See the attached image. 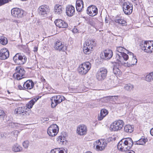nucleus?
<instances>
[{
    "mask_svg": "<svg viewBox=\"0 0 153 153\" xmlns=\"http://www.w3.org/2000/svg\"><path fill=\"white\" fill-rule=\"evenodd\" d=\"M126 53H116L115 58L117 63L123 65L124 66L125 63H127L129 58L128 55Z\"/></svg>",
    "mask_w": 153,
    "mask_h": 153,
    "instance_id": "f257e3e1",
    "label": "nucleus"
},
{
    "mask_svg": "<svg viewBox=\"0 0 153 153\" xmlns=\"http://www.w3.org/2000/svg\"><path fill=\"white\" fill-rule=\"evenodd\" d=\"M91 67V65L88 62H84L80 65L78 70L80 74L85 75L90 70Z\"/></svg>",
    "mask_w": 153,
    "mask_h": 153,
    "instance_id": "f03ea898",
    "label": "nucleus"
},
{
    "mask_svg": "<svg viewBox=\"0 0 153 153\" xmlns=\"http://www.w3.org/2000/svg\"><path fill=\"white\" fill-rule=\"evenodd\" d=\"M124 124V122L122 120H118L112 123L110 125V129L112 131H119L122 129Z\"/></svg>",
    "mask_w": 153,
    "mask_h": 153,
    "instance_id": "7ed1b4c3",
    "label": "nucleus"
},
{
    "mask_svg": "<svg viewBox=\"0 0 153 153\" xmlns=\"http://www.w3.org/2000/svg\"><path fill=\"white\" fill-rule=\"evenodd\" d=\"M13 60L16 64L22 65L26 62L27 58L25 55H22L21 53H18L13 57Z\"/></svg>",
    "mask_w": 153,
    "mask_h": 153,
    "instance_id": "20e7f679",
    "label": "nucleus"
},
{
    "mask_svg": "<svg viewBox=\"0 0 153 153\" xmlns=\"http://www.w3.org/2000/svg\"><path fill=\"white\" fill-rule=\"evenodd\" d=\"M65 99V98L62 95H58L53 96L51 98V108H54L58 104L60 103Z\"/></svg>",
    "mask_w": 153,
    "mask_h": 153,
    "instance_id": "39448f33",
    "label": "nucleus"
},
{
    "mask_svg": "<svg viewBox=\"0 0 153 153\" xmlns=\"http://www.w3.org/2000/svg\"><path fill=\"white\" fill-rule=\"evenodd\" d=\"M107 70L105 68H102L98 69L96 74L97 79L100 81L105 79L107 76Z\"/></svg>",
    "mask_w": 153,
    "mask_h": 153,
    "instance_id": "423d86ee",
    "label": "nucleus"
},
{
    "mask_svg": "<svg viewBox=\"0 0 153 153\" xmlns=\"http://www.w3.org/2000/svg\"><path fill=\"white\" fill-rule=\"evenodd\" d=\"M140 46L142 50L145 52L150 53L153 52V45L150 42L145 41Z\"/></svg>",
    "mask_w": 153,
    "mask_h": 153,
    "instance_id": "0eeeda50",
    "label": "nucleus"
},
{
    "mask_svg": "<svg viewBox=\"0 0 153 153\" xmlns=\"http://www.w3.org/2000/svg\"><path fill=\"white\" fill-rule=\"evenodd\" d=\"M15 72L13 74V76H16L17 80H20L24 78L25 73V71L24 69L21 66L17 67L15 70Z\"/></svg>",
    "mask_w": 153,
    "mask_h": 153,
    "instance_id": "6e6552de",
    "label": "nucleus"
},
{
    "mask_svg": "<svg viewBox=\"0 0 153 153\" xmlns=\"http://www.w3.org/2000/svg\"><path fill=\"white\" fill-rule=\"evenodd\" d=\"M59 130L58 126L56 124H53L48 127V129L47 133L49 136L53 137L57 134Z\"/></svg>",
    "mask_w": 153,
    "mask_h": 153,
    "instance_id": "1a4fd4ad",
    "label": "nucleus"
},
{
    "mask_svg": "<svg viewBox=\"0 0 153 153\" xmlns=\"http://www.w3.org/2000/svg\"><path fill=\"white\" fill-rule=\"evenodd\" d=\"M12 15L14 17L17 18H22L24 14V11L21 9L14 8L11 10Z\"/></svg>",
    "mask_w": 153,
    "mask_h": 153,
    "instance_id": "9d476101",
    "label": "nucleus"
},
{
    "mask_svg": "<svg viewBox=\"0 0 153 153\" xmlns=\"http://www.w3.org/2000/svg\"><path fill=\"white\" fill-rule=\"evenodd\" d=\"M130 56L129 60L125 63V66L130 67L136 64L137 62V59L135 56H134L133 53L131 52H129Z\"/></svg>",
    "mask_w": 153,
    "mask_h": 153,
    "instance_id": "9b49d317",
    "label": "nucleus"
},
{
    "mask_svg": "<svg viewBox=\"0 0 153 153\" xmlns=\"http://www.w3.org/2000/svg\"><path fill=\"white\" fill-rule=\"evenodd\" d=\"M133 5L129 3L125 2L123 5V10L126 15H130L131 13L133 10Z\"/></svg>",
    "mask_w": 153,
    "mask_h": 153,
    "instance_id": "f8f14e48",
    "label": "nucleus"
},
{
    "mask_svg": "<svg viewBox=\"0 0 153 153\" xmlns=\"http://www.w3.org/2000/svg\"><path fill=\"white\" fill-rule=\"evenodd\" d=\"M94 147L96 146V149L97 151L103 150L107 145V143L103 140H99L97 141L94 143Z\"/></svg>",
    "mask_w": 153,
    "mask_h": 153,
    "instance_id": "ddd939ff",
    "label": "nucleus"
},
{
    "mask_svg": "<svg viewBox=\"0 0 153 153\" xmlns=\"http://www.w3.org/2000/svg\"><path fill=\"white\" fill-rule=\"evenodd\" d=\"M49 11L48 6L46 5H42L38 9V11L39 14L42 15L44 16H46Z\"/></svg>",
    "mask_w": 153,
    "mask_h": 153,
    "instance_id": "4468645a",
    "label": "nucleus"
},
{
    "mask_svg": "<svg viewBox=\"0 0 153 153\" xmlns=\"http://www.w3.org/2000/svg\"><path fill=\"white\" fill-rule=\"evenodd\" d=\"M87 13L90 16H94L96 15L98 13V9L97 7L94 5L89 6L87 9Z\"/></svg>",
    "mask_w": 153,
    "mask_h": 153,
    "instance_id": "2eb2a0df",
    "label": "nucleus"
},
{
    "mask_svg": "<svg viewBox=\"0 0 153 153\" xmlns=\"http://www.w3.org/2000/svg\"><path fill=\"white\" fill-rule=\"evenodd\" d=\"M101 57L105 60L110 59L113 56V52L110 49L106 50L102 52L100 54Z\"/></svg>",
    "mask_w": 153,
    "mask_h": 153,
    "instance_id": "dca6fc26",
    "label": "nucleus"
},
{
    "mask_svg": "<svg viewBox=\"0 0 153 153\" xmlns=\"http://www.w3.org/2000/svg\"><path fill=\"white\" fill-rule=\"evenodd\" d=\"M87 129V126L84 125H80L78 126L76 132L79 135L83 136L86 134Z\"/></svg>",
    "mask_w": 153,
    "mask_h": 153,
    "instance_id": "f3484780",
    "label": "nucleus"
},
{
    "mask_svg": "<svg viewBox=\"0 0 153 153\" xmlns=\"http://www.w3.org/2000/svg\"><path fill=\"white\" fill-rule=\"evenodd\" d=\"M9 52L6 48L1 49L0 50V59L4 60L7 59L9 56Z\"/></svg>",
    "mask_w": 153,
    "mask_h": 153,
    "instance_id": "a211bd4d",
    "label": "nucleus"
},
{
    "mask_svg": "<svg viewBox=\"0 0 153 153\" xmlns=\"http://www.w3.org/2000/svg\"><path fill=\"white\" fill-rule=\"evenodd\" d=\"M54 48L59 51H65L66 49V47L59 41H57L55 43Z\"/></svg>",
    "mask_w": 153,
    "mask_h": 153,
    "instance_id": "6ab92c4d",
    "label": "nucleus"
},
{
    "mask_svg": "<svg viewBox=\"0 0 153 153\" xmlns=\"http://www.w3.org/2000/svg\"><path fill=\"white\" fill-rule=\"evenodd\" d=\"M66 13L68 16H72L74 15L75 13L74 7L72 5H69L66 7Z\"/></svg>",
    "mask_w": 153,
    "mask_h": 153,
    "instance_id": "aec40b11",
    "label": "nucleus"
},
{
    "mask_svg": "<svg viewBox=\"0 0 153 153\" xmlns=\"http://www.w3.org/2000/svg\"><path fill=\"white\" fill-rule=\"evenodd\" d=\"M54 22L56 26L59 28H66L68 26L67 23L61 19H56L55 21Z\"/></svg>",
    "mask_w": 153,
    "mask_h": 153,
    "instance_id": "412c9836",
    "label": "nucleus"
},
{
    "mask_svg": "<svg viewBox=\"0 0 153 153\" xmlns=\"http://www.w3.org/2000/svg\"><path fill=\"white\" fill-rule=\"evenodd\" d=\"M34 84L31 80H28L26 81L23 84L24 90L31 89L34 87Z\"/></svg>",
    "mask_w": 153,
    "mask_h": 153,
    "instance_id": "4be33fe9",
    "label": "nucleus"
},
{
    "mask_svg": "<svg viewBox=\"0 0 153 153\" xmlns=\"http://www.w3.org/2000/svg\"><path fill=\"white\" fill-rule=\"evenodd\" d=\"M117 148L119 150L122 152H125L128 150L123 139L118 143Z\"/></svg>",
    "mask_w": 153,
    "mask_h": 153,
    "instance_id": "5701e85b",
    "label": "nucleus"
},
{
    "mask_svg": "<svg viewBox=\"0 0 153 153\" xmlns=\"http://www.w3.org/2000/svg\"><path fill=\"white\" fill-rule=\"evenodd\" d=\"M128 149H130L132 146L133 144H134V142L133 141L132 139L128 137L123 139Z\"/></svg>",
    "mask_w": 153,
    "mask_h": 153,
    "instance_id": "b1692460",
    "label": "nucleus"
},
{
    "mask_svg": "<svg viewBox=\"0 0 153 153\" xmlns=\"http://www.w3.org/2000/svg\"><path fill=\"white\" fill-rule=\"evenodd\" d=\"M27 108L25 106L19 107L15 109V113L19 115H24L23 114H25V113L27 112Z\"/></svg>",
    "mask_w": 153,
    "mask_h": 153,
    "instance_id": "393cba45",
    "label": "nucleus"
},
{
    "mask_svg": "<svg viewBox=\"0 0 153 153\" xmlns=\"http://www.w3.org/2000/svg\"><path fill=\"white\" fill-rule=\"evenodd\" d=\"M83 2L82 0H77L76 1V7L77 11L80 12L83 10Z\"/></svg>",
    "mask_w": 153,
    "mask_h": 153,
    "instance_id": "a878e982",
    "label": "nucleus"
},
{
    "mask_svg": "<svg viewBox=\"0 0 153 153\" xmlns=\"http://www.w3.org/2000/svg\"><path fill=\"white\" fill-rule=\"evenodd\" d=\"M117 63L115 62L113 68V72L115 75L119 76L121 74L122 72L120 69L119 65Z\"/></svg>",
    "mask_w": 153,
    "mask_h": 153,
    "instance_id": "bb28decb",
    "label": "nucleus"
},
{
    "mask_svg": "<svg viewBox=\"0 0 153 153\" xmlns=\"http://www.w3.org/2000/svg\"><path fill=\"white\" fill-rule=\"evenodd\" d=\"M39 99V97H36L33 98L30 101L26 104L25 108H28L29 109L31 108L35 103Z\"/></svg>",
    "mask_w": 153,
    "mask_h": 153,
    "instance_id": "cd10ccee",
    "label": "nucleus"
},
{
    "mask_svg": "<svg viewBox=\"0 0 153 153\" xmlns=\"http://www.w3.org/2000/svg\"><path fill=\"white\" fill-rule=\"evenodd\" d=\"M96 44V42L95 41V39H88L86 42V46H88V47L91 48H93L95 46Z\"/></svg>",
    "mask_w": 153,
    "mask_h": 153,
    "instance_id": "c85d7f7f",
    "label": "nucleus"
},
{
    "mask_svg": "<svg viewBox=\"0 0 153 153\" xmlns=\"http://www.w3.org/2000/svg\"><path fill=\"white\" fill-rule=\"evenodd\" d=\"M114 21L115 22L121 24L122 25H124L126 22L122 17H120L118 16L115 17Z\"/></svg>",
    "mask_w": 153,
    "mask_h": 153,
    "instance_id": "c756f323",
    "label": "nucleus"
},
{
    "mask_svg": "<svg viewBox=\"0 0 153 153\" xmlns=\"http://www.w3.org/2000/svg\"><path fill=\"white\" fill-rule=\"evenodd\" d=\"M54 11L56 14H59L62 13V7L59 4H56L54 7Z\"/></svg>",
    "mask_w": 153,
    "mask_h": 153,
    "instance_id": "7c9ffc66",
    "label": "nucleus"
},
{
    "mask_svg": "<svg viewBox=\"0 0 153 153\" xmlns=\"http://www.w3.org/2000/svg\"><path fill=\"white\" fill-rule=\"evenodd\" d=\"M51 153H67L66 150L62 148H56L52 149Z\"/></svg>",
    "mask_w": 153,
    "mask_h": 153,
    "instance_id": "2f4dec72",
    "label": "nucleus"
},
{
    "mask_svg": "<svg viewBox=\"0 0 153 153\" xmlns=\"http://www.w3.org/2000/svg\"><path fill=\"white\" fill-rule=\"evenodd\" d=\"M22 149V148L17 143L14 144L12 147V150L15 152H20Z\"/></svg>",
    "mask_w": 153,
    "mask_h": 153,
    "instance_id": "473e14b6",
    "label": "nucleus"
},
{
    "mask_svg": "<svg viewBox=\"0 0 153 153\" xmlns=\"http://www.w3.org/2000/svg\"><path fill=\"white\" fill-rule=\"evenodd\" d=\"M147 141L148 139L146 138H142L137 141H134V144L144 145Z\"/></svg>",
    "mask_w": 153,
    "mask_h": 153,
    "instance_id": "72a5a7b5",
    "label": "nucleus"
},
{
    "mask_svg": "<svg viewBox=\"0 0 153 153\" xmlns=\"http://www.w3.org/2000/svg\"><path fill=\"white\" fill-rule=\"evenodd\" d=\"M124 131L127 133H131L133 131V127L129 125H127L124 127Z\"/></svg>",
    "mask_w": 153,
    "mask_h": 153,
    "instance_id": "f704fd0d",
    "label": "nucleus"
},
{
    "mask_svg": "<svg viewBox=\"0 0 153 153\" xmlns=\"http://www.w3.org/2000/svg\"><path fill=\"white\" fill-rule=\"evenodd\" d=\"M116 50L117 51H118V53H123L126 52L127 53H129V51H127L124 48L122 47L121 46L117 47L116 48Z\"/></svg>",
    "mask_w": 153,
    "mask_h": 153,
    "instance_id": "c9c22d12",
    "label": "nucleus"
},
{
    "mask_svg": "<svg viewBox=\"0 0 153 153\" xmlns=\"http://www.w3.org/2000/svg\"><path fill=\"white\" fill-rule=\"evenodd\" d=\"M93 48H89L88 46H84L83 47V51L86 54H90L92 51Z\"/></svg>",
    "mask_w": 153,
    "mask_h": 153,
    "instance_id": "e433bc0d",
    "label": "nucleus"
},
{
    "mask_svg": "<svg viewBox=\"0 0 153 153\" xmlns=\"http://www.w3.org/2000/svg\"><path fill=\"white\" fill-rule=\"evenodd\" d=\"M8 42V41L6 38L4 36L0 37V43L3 45H5Z\"/></svg>",
    "mask_w": 153,
    "mask_h": 153,
    "instance_id": "4c0bfd02",
    "label": "nucleus"
},
{
    "mask_svg": "<svg viewBox=\"0 0 153 153\" xmlns=\"http://www.w3.org/2000/svg\"><path fill=\"white\" fill-rule=\"evenodd\" d=\"M153 79V71L147 74L146 77V80L150 82Z\"/></svg>",
    "mask_w": 153,
    "mask_h": 153,
    "instance_id": "58836bf2",
    "label": "nucleus"
},
{
    "mask_svg": "<svg viewBox=\"0 0 153 153\" xmlns=\"http://www.w3.org/2000/svg\"><path fill=\"white\" fill-rule=\"evenodd\" d=\"M124 88L126 90L130 91L133 89L134 86L130 84H126L125 85Z\"/></svg>",
    "mask_w": 153,
    "mask_h": 153,
    "instance_id": "ea45409f",
    "label": "nucleus"
},
{
    "mask_svg": "<svg viewBox=\"0 0 153 153\" xmlns=\"http://www.w3.org/2000/svg\"><path fill=\"white\" fill-rule=\"evenodd\" d=\"M65 138L62 136H59L57 138V141L59 144H63Z\"/></svg>",
    "mask_w": 153,
    "mask_h": 153,
    "instance_id": "a19ab883",
    "label": "nucleus"
},
{
    "mask_svg": "<svg viewBox=\"0 0 153 153\" xmlns=\"http://www.w3.org/2000/svg\"><path fill=\"white\" fill-rule=\"evenodd\" d=\"M103 115V116L105 117L108 114V111L105 109H102L100 112Z\"/></svg>",
    "mask_w": 153,
    "mask_h": 153,
    "instance_id": "79ce46f5",
    "label": "nucleus"
},
{
    "mask_svg": "<svg viewBox=\"0 0 153 153\" xmlns=\"http://www.w3.org/2000/svg\"><path fill=\"white\" fill-rule=\"evenodd\" d=\"M23 146L25 148L27 149L29 145V142L28 141H24L22 143Z\"/></svg>",
    "mask_w": 153,
    "mask_h": 153,
    "instance_id": "37998d69",
    "label": "nucleus"
},
{
    "mask_svg": "<svg viewBox=\"0 0 153 153\" xmlns=\"http://www.w3.org/2000/svg\"><path fill=\"white\" fill-rule=\"evenodd\" d=\"M6 115V114L4 113V111L0 109V116L3 118L5 117Z\"/></svg>",
    "mask_w": 153,
    "mask_h": 153,
    "instance_id": "c03bdc74",
    "label": "nucleus"
},
{
    "mask_svg": "<svg viewBox=\"0 0 153 153\" xmlns=\"http://www.w3.org/2000/svg\"><path fill=\"white\" fill-rule=\"evenodd\" d=\"M105 116H103V115L101 113H100V114L98 116V119L99 120H101L105 117Z\"/></svg>",
    "mask_w": 153,
    "mask_h": 153,
    "instance_id": "a18cd8bd",
    "label": "nucleus"
},
{
    "mask_svg": "<svg viewBox=\"0 0 153 153\" xmlns=\"http://www.w3.org/2000/svg\"><path fill=\"white\" fill-rule=\"evenodd\" d=\"M18 89L20 90H24V87H23V86L22 87L21 85H18Z\"/></svg>",
    "mask_w": 153,
    "mask_h": 153,
    "instance_id": "49530a36",
    "label": "nucleus"
},
{
    "mask_svg": "<svg viewBox=\"0 0 153 153\" xmlns=\"http://www.w3.org/2000/svg\"><path fill=\"white\" fill-rule=\"evenodd\" d=\"M126 151V153H135L134 151L131 150L129 149V150H127V151Z\"/></svg>",
    "mask_w": 153,
    "mask_h": 153,
    "instance_id": "de8ad7c7",
    "label": "nucleus"
},
{
    "mask_svg": "<svg viewBox=\"0 0 153 153\" xmlns=\"http://www.w3.org/2000/svg\"><path fill=\"white\" fill-rule=\"evenodd\" d=\"M149 20L152 24H153V16L149 17Z\"/></svg>",
    "mask_w": 153,
    "mask_h": 153,
    "instance_id": "09e8293b",
    "label": "nucleus"
},
{
    "mask_svg": "<svg viewBox=\"0 0 153 153\" xmlns=\"http://www.w3.org/2000/svg\"><path fill=\"white\" fill-rule=\"evenodd\" d=\"M37 50H38V47H37L35 46L34 48L33 51L34 52H35L37 51Z\"/></svg>",
    "mask_w": 153,
    "mask_h": 153,
    "instance_id": "8fccbe9b",
    "label": "nucleus"
},
{
    "mask_svg": "<svg viewBox=\"0 0 153 153\" xmlns=\"http://www.w3.org/2000/svg\"><path fill=\"white\" fill-rule=\"evenodd\" d=\"M150 133L153 136V128H152L150 131Z\"/></svg>",
    "mask_w": 153,
    "mask_h": 153,
    "instance_id": "3c124183",
    "label": "nucleus"
},
{
    "mask_svg": "<svg viewBox=\"0 0 153 153\" xmlns=\"http://www.w3.org/2000/svg\"><path fill=\"white\" fill-rule=\"evenodd\" d=\"M88 22H89L88 23L89 24H90V25H92L93 24V23L92 21L89 20Z\"/></svg>",
    "mask_w": 153,
    "mask_h": 153,
    "instance_id": "603ef678",
    "label": "nucleus"
},
{
    "mask_svg": "<svg viewBox=\"0 0 153 153\" xmlns=\"http://www.w3.org/2000/svg\"><path fill=\"white\" fill-rule=\"evenodd\" d=\"M45 121H48V118H45Z\"/></svg>",
    "mask_w": 153,
    "mask_h": 153,
    "instance_id": "864d4df0",
    "label": "nucleus"
},
{
    "mask_svg": "<svg viewBox=\"0 0 153 153\" xmlns=\"http://www.w3.org/2000/svg\"><path fill=\"white\" fill-rule=\"evenodd\" d=\"M105 22L106 23H108V20H107L106 19H105Z\"/></svg>",
    "mask_w": 153,
    "mask_h": 153,
    "instance_id": "5fc2aeb1",
    "label": "nucleus"
},
{
    "mask_svg": "<svg viewBox=\"0 0 153 153\" xmlns=\"http://www.w3.org/2000/svg\"><path fill=\"white\" fill-rule=\"evenodd\" d=\"M131 0L132 1V2H134V1H136V0Z\"/></svg>",
    "mask_w": 153,
    "mask_h": 153,
    "instance_id": "6e6d98bb",
    "label": "nucleus"
},
{
    "mask_svg": "<svg viewBox=\"0 0 153 153\" xmlns=\"http://www.w3.org/2000/svg\"><path fill=\"white\" fill-rule=\"evenodd\" d=\"M45 79H44L43 80V82H45Z\"/></svg>",
    "mask_w": 153,
    "mask_h": 153,
    "instance_id": "4d7b16f0",
    "label": "nucleus"
},
{
    "mask_svg": "<svg viewBox=\"0 0 153 153\" xmlns=\"http://www.w3.org/2000/svg\"><path fill=\"white\" fill-rule=\"evenodd\" d=\"M115 97H118V96H114Z\"/></svg>",
    "mask_w": 153,
    "mask_h": 153,
    "instance_id": "13d9d810",
    "label": "nucleus"
},
{
    "mask_svg": "<svg viewBox=\"0 0 153 153\" xmlns=\"http://www.w3.org/2000/svg\"><path fill=\"white\" fill-rule=\"evenodd\" d=\"M8 93H9V94H10V93L9 92V91H8Z\"/></svg>",
    "mask_w": 153,
    "mask_h": 153,
    "instance_id": "bf43d9fd",
    "label": "nucleus"
}]
</instances>
